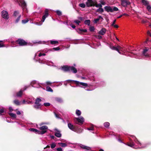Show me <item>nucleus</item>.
I'll return each mask as SVG.
<instances>
[{
  "mask_svg": "<svg viewBox=\"0 0 151 151\" xmlns=\"http://www.w3.org/2000/svg\"><path fill=\"white\" fill-rule=\"evenodd\" d=\"M42 100L40 99L37 98L35 102V105L34 106V107L36 109H40L41 108V105L40 102Z\"/></svg>",
  "mask_w": 151,
  "mask_h": 151,
  "instance_id": "3",
  "label": "nucleus"
},
{
  "mask_svg": "<svg viewBox=\"0 0 151 151\" xmlns=\"http://www.w3.org/2000/svg\"><path fill=\"white\" fill-rule=\"evenodd\" d=\"M29 45V44L24 40L19 39V46H25Z\"/></svg>",
  "mask_w": 151,
  "mask_h": 151,
  "instance_id": "10",
  "label": "nucleus"
},
{
  "mask_svg": "<svg viewBox=\"0 0 151 151\" xmlns=\"http://www.w3.org/2000/svg\"><path fill=\"white\" fill-rule=\"evenodd\" d=\"M79 6L83 8H84L86 6L85 4L84 3L80 4H79Z\"/></svg>",
  "mask_w": 151,
  "mask_h": 151,
  "instance_id": "39",
  "label": "nucleus"
},
{
  "mask_svg": "<svg viewBox=\"0 0 151 151\" xmlns=\"http://www.w3.org/2000/svg\"><path fill=\"white\" fill-rule=\"evenodd\" d=\"M147 9L149 11H151V5H148L147 6Z\"/></svg>",
  "mask_w": 151,
  "mask_h": 151,
  "instance_id": "41",
  "label": "nucleus"
},
{
  "mask_svg": "<svg viewBox=\"0 0 151 151\" xmlns=\"http://www.w3.org/2000/svg\"><path fill=\"white\" fill-rule=\"evenodd\" d=\"M55 100L58 102L59 103L62 102L63 100L61 98L59 97H56L55 98Z\"/></svg>",
  "mask_w": 151,
  "mask_h": 151,
  "instance_id": "24",
  "label": "nucleus"
},
{
  "mask_svg": "<svg viewBox=\"0 0 151 151\" xmlns=\"http://www.w3.org/2000/svg\"><path fill=\"white\" fill-rule=\"evenodd\" d=\"M68 128L71 130L73 131H76V127H75L71 123H69L68 124Z\"/></svg>",
  "mask_w": 151,
  "mask_h": 151,
  "instance_id": "13",
  "label": "nucleus"
},
{
  "mask_svg": "<svg viewBox=\"0 0 151 151\" xmlns=\"http://www.w3.org/2000/svg\"><path fill=\"white\" fill-rule=\"evenodd\" d=\"M62 70L65 72H71L73 73H77V69L73 66L64 65L62 67Z\"/></svg>",
  "mask_w": 151,
  "mask_h": 151,
  "instance_id": "1",
  "label": "nucleus"
},
{
  "mask_svg": "<svg viewBox=\"0 0 151 151\" xmlns=\"http://www.w3.org/2000/svg\"><path fill=\"white\" fill-rule=\"evenodd\" d=\"M106 29L105 28H102L98 32L99 35H104L106 33Z\"/></svg>",
  "mask_w": 151,
  "mask_h": 151,
  "instance_id": "14",
  "label": "nucleus"
},
{
  "mask_svg": "<svg viewBox=\"0 0 151 151\" xmlns=\"http://www.w3.org/2000/svg\"><path fill=\"white\" fill-rule=\"evenodd\" d=\"M60 144V146L63 147H65L67 146V145L65 143H61Z\"/></svg>",
  "mask_w": 151,
  "mask_h": 151,
  "instance_id": "38",
  "label": "nucleus"
},
{
  "mask_svg": "<svg viewBox=\"0 0 151 151\" xmlns=\"http://www.w3.org/2000/svg\"><path fill=\"white\" fill-rule=\"evenodd\" d=\"M126 145L132 147H134V145L133 142L127 143Z\"/></svg>",
  "mask_w": 151,
  "mask_h": 151,
  "instance_id": "26",
  "label": "nucleus"
},
{
  "mask_svg": "<svg viewBox=\"0 0 151 151\" xmlns=\"http://www.w3.org/2000/svg\"><path fill=\"white\" fill-rule=\"evenodd\" d=\"M29 130L32 132H34L36 134H38L39 130L33 128H30L29 129Z\"/></svg>",
  "mask_w": 151,
  "mask_h": 151,
  "instance_id": "19",
  "label": "nucleus"
},
{
  "mask_svg": "<svg viewBox=\"0 0 151 151\" xmlns=\"http://www.w3.org/2000/svg\"><path fill=\"white\" fill-rule=\"evenodd\" d=\"M87 129L89 130H93L94 129V128L92 126L89 128H88Z\"/></svg>",
  "mask_w": 151,
  "mask_h": 151,
  "instance_id": "52",
  "label": "nucleus"
},
{
  "mask_svg": "<svg viewBox=\"0 0 151 151\" xmlns=\"http://www.w3.org/2000/svg\"><path fill=\"white\" fill-rule=\"evenodd\" d=\"M26 101L25 100H23L22 101H19V105L22 104H25Z\"/></svg>",
  "mask_w": 151,
  "mask_h": 151,
  "instance_id": "45",
  "label": "nucleus"
},
{
  "mask_svg": "<svg viewBox=\"0 0 151 151\" xmlns=\"http://www.w3.org/2000/svg\"><path fill=\"white\" fill-rule=\"evenodd\" d=\"M50 104L49 103H44V105L45 106H50Z\"/></svg>",
  "mask_w": 151,
  "mask_h": 151,
  "instance_id": "48",
  "label": "nucleus"
},
{
  "mask_svg": "<svg viewBox=\"0 0 151 151\" xmlns=\"http://www.w3.org/2000/svg\"><path fill=\"white\" fill-rule=\"evenodd\" d=\"M46 83L47 84V85H51V84L52 83L50 82V81H47L46 82Z\"/></svg>",
  "mask_w": 151,
  "mask_h": 151,
  "instance_id": "62",
  "label": "nucleus"
},
{
  "mask_svg": "<svg viewBox=\"0 0 151 151\" xmlns=\"http://www.w3.org/2000/svg\"><path fill=\"white\" fill-rule=\"evenodd\" d=\"M91 21L90 20H86L84 21V24L88 26H90Z\"/></svg>",
  "mask_w": 151,
  "mask_h": 151,
  "instance_id": "22",
  "label": "nucleus"
},
{
  "mask_svg": "<svg viewBox=\"0 0 151 151\" xmlns=\"http://www.w3.org/2000/svg\"><path fill=\"white\" fill-rule=\"evenodd\" d=\"M70 26H71V27L73 29H75L76 27L73 24H70Z\"/></svg>",
  "mask_w": 151,
  "mask_h": 151,
  "instance_id": "58",
  "label": "nucleus"
},
{
  "mask_svg": "<svg viewBox=\"0 0 151 151\" xmlns=\"http://www.w3.org/2000/svg\"><path fill=\"white\" fill-rule=\"evenodd\" d=\"M26 89V87H25L24 90L21 89L19 91V97H20L22 96V93L23 91L25 90Z\"/></svg>",
  "mask_w": 151,
  "mask_h": 151,
  "instance_id": "31",
  "label": "nucleus"
},
{
  "mask_svg": "<svg viewBox=\"0 0 151 151\" xmlns=\"http://www.w3.org/2000/svg\"><path fill=\"white\" fill-rule=\"evenodd\" d=\"M12 47H15L18 46V44H19V39L17 40L16 42H12Z\"/></svg>",
  "mask_w": 151,
  "mask_h": 151,
  "instance_id": "16",
  "label": "nucleus"
},
{
  "mask_svg": "<svg viewBox=\"0 0 151 151\" xmlns=\"http://www.w3.org/2000/svg\"><path fill=\"white\" fill-rule=\"evenodd\" d=\"M148 50L147 49H144V50L142 53L143 55L145 56H148L149 55L147 54H146V52Z\"/></svg>",
  "mask_w": 151,
  "mask_h": 151,
  "instance_id": "27",
  "label": "nucleus"
},
{
  "mask_svg": "<svg viewBox=\"0 0 151 151\" xmlns=\"http://www.w3.org/2000/svg\"><path fill=\"white\" fill-rule=\"evenodd\" d=\"M116 22V20L115 19L113 22L112 24H111V26H113L115 24V23Z\"/></svg>",
  "mask_w": 151,
  "mask_h": 151,
  "instance_id": "57",
  "label": "nucleus"
},
{
  "mask_svg": "<svg viewBox=\"0 0 151 151\" xmlns=\"http://www.w3.org/2000/svg\"><path fill=\"white\" fill-rule=\"evenodd\" d=\"M46 90L49 92H52L53 91L52 89L49 86H47L46 87Z\"/></svg>",
  "mask_w": 151,
  "mask_h": 151,
  "instance_id": "30",
  "label": "nucleus"
},
{
  "mask_svg": "<svg viewBox=\"0 0 151 151\" xmlns=\"http://www.w3.org/2000/svg\"><path fill=\"white\" fill-rule=\"evenodd\" d=\"M86 150H91V147H87V146H86Z\"/></svg>",
  "mask_w": 151,
  "mask_h": 151,
  "instance_id": "61",
  "label": "nucleus"
},
{
  "mask_svg": "<svg viewBox=\"0 0 151 151\" xmlns=\"http://www.w3.org/2000/svg\"><path fill=\"white\" fill-rule=\"evenodd\" d=\"M76 31L80 34H82L83 32H87V30L86 29H81L80 28H78L76 29Z\"/></svg>",
  "mask_w": 151,
  "mask_h": 151,
  "instance_id": "12",
  "label": "nucleus"
},
{
  "mask_svg": "<svg viewBox=\"0 0 151 151\" xmlns=\"http://www.w3.org/2000/svg\"><path fill=\"white\" fill-rule=\"evenodd\" d=\"M97 3V2H94L92 0H87L86 3V6L88 7L95 6V4Z\"/></svg>",
  "mask_w": 151,
  "mask_h": 151,
  "instance_id": "4",
  "label": "nucleus"
},
{
  "mask_svg": "<svg viewBox=\"0 0 151 151\" xmlns=\"http://www.w3.org/2000/svg\"><path fill=\"white\" fill-rule=\"evenodd\" d=\"M110 125V124L108 122H106L104 123V126L106 128H108Z\"/></svg>",
  "mask_w": 151,
  "mask_h": 151,
  "instance_id": "32",
  "label": "nucleus"
},
{
  "mask_svg": "<svg viewBox=\"0 0 151 151\" xmlns=\"http://www.w3.org/2000/svg\"><path fill=\"white\" fill-rule=\"evenodd\" d=\"M116 48L118 49V50L117 51L118 52H119V50H121L122 48V47L119 45Z\"/></svg>",
  "mask_w": 151,
  "mask_h": 151,
  "instance_id": "50",
  "label": "nucleus"
},
{
  "mask_svg": "<svg viewBox=\"0 0 151 151\" xmlns=\"http://www.w3.org/2000/svg\"><path fill=\"white\" fill-rule=\"evenodd\" d=\"M81 119L79 118H76V119L77 120L78 122L76 123V124H78L79 125H81L84 122L83 120V117H81Z\"/></svg>",
  "mask_w": 151,
  "mask_h": 151,
  "instance_id": "11",
  "label": "nucleus"
},
{
  "mask_svg": "<svg viewBox=\"0 0 151 151\" xmlns=\"http://www.w3.org/2000/svg\"><path fill=\"white\" fill-rule=\"evenodd\" d=\"M81 147L84 149H86V146L83 145H82L81 146Z\"/></svg>",
  "mask_w": 151,
  "mask_h": 151,
  "instance_id": "64",
  "label": "nucleus"
},
{
  "mask_svg": "<svg viewBox=\"0 0 151 151\" xmlns=\"http://www.w3.org/2000/svg\"><path fill=\"white\" fill-rule=\"evenodd\" d=\"M76 114L78 116H80L81 114V111L79 110H77L76 111Z\"/></svg>",
  "mask_w": 151,
  "mask_h": 151,
  "instance_id": "36",
  "label": "nucleus"
},
{
  "mask_svg": "<svg viewBox=\"0 0 151 151\" xmlns=\"http://www.w3.org/2000/svg\"><path fill=\"white\" fill-rule=\"evenodd\" d=\"M9 114L13 118H15L16 116V115L15 114L11 112H9Z\"/></svg>",
  "mask_w": 151,
  "mask_h": 151,
  "instance_id": "28",
  "label": "nucleus"
},
{
  "mask_svg": "<svg viewBox=\"0 0 151 151\" xmlns=\"http://www.w3.org/2000/svg\"><path fill=\"white\" fill-rule=\"evenodd\" d=\"M14 102L16 105H19V101L18 100H15L14 101Z\"/></svg>",
  "mask_w": 151,
  "mask_h": 151,
  "instance_id": "42",
  "label": "nucleus"
},
{
  "mask_svg": "<svg viewBox=\"0 0 151 151\" xmlns=\"http://www.w3.org/2000/svg\"><path fill=\"white\" fill-rule=\"evenodd\" d=\"M101 3V4L102 5H105L106 4L105 2L104 1H103L101 0L99 1Z\"/></svg>",
  "mask_w": 151,
  "mask_h": 151,
  "instance_id": "51",
  "label": "nucleus"
},
{
  "mask_svg": "<svg viewBox=\"0 0 151 151\" xmlns=\"http://www.w3.org/2000/svg\"><path fill=\"white\" fill-rule=\"evenodd\" d=\"M78 19L80 20V21H83L84 20V18L82 17H78Z\"/></svg>",
  "mask_w": 151,
  "mask_h": 151,
  "instance_id": "53",
  "label": "nucleus"
},
{
  "mask_svg": "<svg viewBox=\"0 0 151 151\" xmlns=\"http://www.w3.org/2000/svg\"><path fill=\"white\" fill-rule=\"evenodd\" d=\"M9 111L10 112H11L12 111H13V109L12 108V107L11 106L9 107Z\"/></svg>",
  "mask_w": 151,
  "mask_h": 151,
  "instance_id": "55",
  "label": "nucleus"
},
{
  "mask_svg": "<svg viewBox=\"0 0 151 151\" xmlns=\"http://www.w3.org/2000/svg\"><path fill=\"white\" fill-rule=\"evenodd\" d=\"M28 21H29V20L28 19L23 20H22V23L23 24H25Z\"/></svg>",
  "mask_w": 151,
  "mask_h": 151,
  "instance_id": "46",
  "label": "nucleus"
},
{
  "mask_svg": "<svg viewBox=\"0 0 151 151\" xmlns=\"http://www.w3.org/2000/svg\"><path fill=\"white\" fill-rule=\"evenodd\" d=\"M41 131H40L39 130V132L38 133V134H43L45 133H46L47 131L46 130H41Z\"/></svg>",
  "mask_w": 151,
  "mask_h": 151,
  "instance_id": "25",
  "label": "nucleus"
},
{
  "mask_svg": "<svg viewBox=\"0 0 151 151\" xmlns=\"http://www.w3.org/2000/svg\"><path fill=\"white\" fill-rule=\"evenodd\" d=\"M95 6L97 8H101L102 6L101 4H97V3L95 4Z\"/></svg>",
  "mask_w": 151,
  "mask_h": 151,
  "instance_id": "35",
  "label": "nucleus"
},
{
  "mask_svg": "<svg viewBox=\"0 0 151 151\" xmlns=\"http://www.w3.org/2000/svg\"><path fill=\"white\" fill-rule=\"evenodd\" d=\"M104 9L105 11L108 12H112L114 11H116L119 10L116 7L110 6H106L104 7Z\"/></svg>",
  "mask_w": 151,
  "mask_h": 151,
  "instance_id": "2",
  "label": "nucleus"
},
{
  "mask_svg": "<svg viewBox=\"0 0 151 151\" xmlns=\"http://www.w3.org/2000/svg\"><path fill=\"white\" fill-rule=\"evenodd\" d=\"M2 17L4 19H7L9 18V16L7 12L3 10L1 12Z\"/></svg>",
  "mask_w": 151,
  "mask_h": 151,
  "instance_id": "5",
  "label": "nucleus"
},
{
  "mask_svg": "<svg viewBox=\"0 0 151 151\" xmlns=\"http://www.w3.org/2000/svg\"><path fill=\"white\" fill-rule=\"evenodd\" d=\"M48 16V10L47 9H45V14L44 15L42 16V19L41 20V23L43 22L46 18Z\"/></svg>",
  "mask_w": 151,
  "mask_h": 151,
  "instance_id": "8",
  "label": "nucleus"
},
{
  "mask_svg": "<svg viewBox=\"0 0 151 151\" xmlns=\"http://www.w3.org/2000/svg\"><path fill=\"white\" fill-rule=\"evenodd\" d=\"M60 49V48L59 47H53L50 49V50L52 51V50H54L55 51L58 50Z\"/></svg>",
  "mask_w": 151,
  "mask_h": 151,
  "instance_id": "37",
  "label": "nucleus"
},
{
  "mask_svg": "<svg viewBox=\"0 0 151 151\" xmlns=\"http://www.w3.org/2000/svg\"><path fill=\"white\" fill-rule=\"evenodd\" d=\"M38 61L40 63H44V61H42V60H40V59L39 60H38Z\"/></svg>",
  "mask_w": 151,
  "mask_h": 151,
  "instance_id": "54",
  "label": "nucleus"
},
{
  "mask_svg": "<svg viewBox=\"0 0 151 151\" xmlns=\"http://www.w3.org/2000/svg\"><path fill=\"white\" fill-rule=\"evenodd\" d=\"M74 82H75L76 83L77 85H79L80 84L81 85L83 86H88V84L86 83H83V82H80L79 81H75Z\"/></svg>",
  "mask_w": 151,
  "mask_h": 151,
  "instance_id": "15",
  "label": "nucleus"
},
{
  "mask_svg": "<svg viewBox=\"0 0 151 151\" xmlns=\"http://www.w3.org/2000/svg\"><path fill=\"white\" fill-rule=\"evenodd\" d=\"M100 19H103V18L101 17V16H99L98 17V18L95 19H94L93 22L94 23H97Z\"/></svg>",
  "mask_w": 151,
  "mask_h": 151,
  "instance_id": "17",
  "label": "nucleus"
},
{
  "mask_svg": "<svg viewBox=\"0 0 151 151\" xmlns=\"http://www.w3.org/2000/svg\"><path fill=\"white\" fill-rule=\"evenodd\" d=\"M114 27V28H118L119 27V26L117 24H114V25L112 26Z\"/></svg>",
  "mask_w": 151,
  "mask_h": 151,
  "instance_id": "63",
  "label": "nucleus"
},
{
  "mask_svg": "<svg viewBox=\"0 0 151 151\" xmlns=\"http://www.w3.org/2000/svg\"><path fill=\"white\" fill-rule=\"evenodd\" d=\"M96 12H97L102 13L104 12V10L103 8H99L97 9Z\"/></svg>",
  "mask_w": 151,
  "mask_h": 151,
  "instance_id": "23",
  "label": "nucleus"
},
{
  "mask_svg": "<svg viewBox=\"0 0 151 151\" xmlns=\"http://www.w3.org/2000/svg\"><path fill=\"white\" fill-rule=\"evenodd\" d=\"M18 14V12L17 11H15L13 14V16L14 17H16L17 16Z\"/></svg>",
  "mask_w": 151,
  "mask_h": 151,
  "instance_id": "44",
  "label": "nucleus"
},
{
  "mask_svg": "<svg viewBox=\"0 0 151 151\" xmlns=\"http://www.w3.org/2000/svg\"><path fill=\"white\" fill-rule=\"evenodd\" d=\"M48 16V10L47 9H45V14L44 15L42 16V19L41 20V23L43 22L46 18Z\"/></svg>",
  "mask_w": 151,
  "mask_h": 151,
  "instance_id": "7",
  "label": "nucleus"
},
{
  "mask_svg": "<svg viewBox=\"0 0 151 151\" xmlns=\"http://www.w3.org/2000/svg\"><path fill=\"white\" fill-rule=\"evenodd\" d=\"M74 22L78 25H79V23L81 22V21L78 20H75L74 21Z\"/></svg>",
  "mask_w": 151,
  "mask_h": 151,
  "instance_id": "49",
  "label": "nucleus"
},
{
  "mask_svg": "<svg viewBox=\"0 0 151 151\" xmlns=\"http://www.w3.org/2000/svg\"><path fill=\"white\" fill-rule=\"evenodd\" d=\"M97 38L99 39H100L102 38V37L101 35H98L97 36Z\"/></svg>",
  "mask_w": 151,
  "mask_h": 151,
  "instance_id": "59",
  "label": "nucleus"
},
{
  "mask_svg": "<svg viewBox=\"0 0 151 151\" xmlns=\"http://www.w3.org/2000/svg\"><path fill=\"white\" fill-rule=\"evenodd\" d=\"M57 150L58 151H63L61 147L58 148Z\"/></svg>",
  "mask_w": 151,
  "mask_h": 151,
  "instance_id": "56",
  "label": "nucleus"
},
{
  "mask_svg": "<svg viewBox=\"0 0 151 151\" xmlns=\"http://www.w3.org/2000/svg\"><path fill=\"white\" fill-rule=\"evenodd\" d=\"M50 146H51V147L52 149H53V148H54L55 147L56 145L54 143H53L51 144Z\"/></svg>",
  "mask_w": 151,
  "mask_h": 151,
  "instance_id": "47",
  "label": "nucleus"
},
{
  "mask_svg": "<svg viewBox=\"0 0 151 151\" xmlns=\"http://www.w3.org/2000/svg\"><path fill=\"white\" fill-rule=\"evenodd\" d=\"M95 28L93 26L90 27L89 28V30L91 32H94Z\"/></svg>",
  "mask_w": 151,
  "mask_h": 151,
  "instance_id": "40",
  "label": "nucleus"
},
{
  "mask_svg": "<svg viewBox=\"0 0 151 151\" xmlns=\"http://www.w3.org/2000/svg\"><path fill=\"white\" fill-rule=\"evenodd\" d=\"M142 2L145 5L149 4L148 2L145 0H142Z\"/></svg>",
  "mask_w": 151,
  "mask_h": 151,
  "instance_id": "33",
  "label": "nucleus"
},
{
  "mask_svg": "<svg viewBox=\"0 0 151 151\" xmlns=\"http://www.w3.org/2000/svg\"><path fill=\"white\" fill-rule=\"evenodd\" d=\"M56 13L59 16H60L62 15V12L59 10L56 11Z\"/></svg>",
  "mask_w": 151,
  "mask_h": 151,
  "instance_id": "43",
  "label": "nucleus"
},
{
  "mask_svg": "<svg viewBox=\"0 0 151 151\" xmlns=\"http://www.w3.org/2000/svg\"><path fill=\"white\" fill-rule=\"evenodd\" d=\"M130 3L129 0H123L121 1V5L124 7H126L130 4Z\"/></svg>",
  "mask_w": 151,
  "mask_h": 151,
  "instance_id": "6",
  "label": "nucleus"
},
{
  "mask_svg": "<svg viewBox=\"0 0 151 151\" xmlns=\"http://www.w3.org/2000/svg\"><path fill=\"white\" fill-rule=\"evenodd\" d=\"M55 135L56 137H60L61 136V134L59 131H57V132H55Z\"/></svg>",
  "mask_w": 151,
  "mask_h": 151,
  "instance_id": "20",
  "label": "nucleus"
},
{
  "mask_svg": "<svg viewBox=\"0 0 151 151\" xmlns=\"http://www.w3.org/2000/svg\"><path fill=\"white\" fill-rule=\"evenodd\" d=\"M4 112V110L3 109H0V114H2Z\"/></svg>",
  "mask_w": 151,
  "mask_h": 151,
  "instance_id": "60",
  "label": "nucleus"
},
{
  "mask_svg": "<svg viewBox=\"0 0 151 151\" xmlns=\"http://www.w3.org/2000/svg\"><path fill=\"white\" fill-rule=\"evenodd\" d=\"M110 47L111 49L113 50L116 51L118 50V49L116 47H115L114 46H112V45H110Z\"/></svg>",
  "mask_w": 151,
  "mask_h": 151,
  "instance_id": "34",
  "label": "nucleus"
},
{
  "mask_svg": "<svg viewBox=\"0 0 151 151\" xmlns=\"http://www.w3.org/2000/svg\"><path fill=\"white\" fill-rule=\"evenodd\" d=\"M48 129V127L46 126H43L40 128V130H46Z\"/></svg>",
  "mask_w": 151,
  "mask_h": 151,
  "instance_id": "21",
  "label": "nucleus"
},
{
  "mask_svg": "<svg viewBox=\"0 0 151 151\" xmlns=\"http://www.w3.org/2000/svg\"><path fill=\"white\" fill-rule=\"evenodd\" d=\"M83 129L81 128H76V131H74L78 133H80L82 132Z\"/></svg>",
  "mask_w": 151,
  "mask_h": 151,
  "instance_id": "18",
  "label": "nucleus"
},
{
  "mask_svg": "<svg viewBox=\"0 0 151 151\" xmlns=\"http://www.w3.org/2000/svg\"><path fill=\"white\" fill-rule=\"evenodd\" d=\"M19 3L21 4V6L23 10L26 11L27 10V4L24 1H20L19 0Z\"/></svg>",
  "mask_w": 151,
  "mask_h": 151,
  "instance_id": "9",
  "label": "nucleus"
},
{
  "mask_svg": "<svg viewBox=\"0 0 151 151\" xmlns=\"http://www.w3.org/2000/svg\"><path fill=\"white\" fill-rule=\"evenodd\" d=\"M50 43L52 45L57 44L59 43V42L57 41L56 40H51L50 41Z\"/></svg>",
  "mask_w": 151,
  "mask_h": 151,
  "instance_id": "29",
  "label": "nucleus"
}]
</instances>
